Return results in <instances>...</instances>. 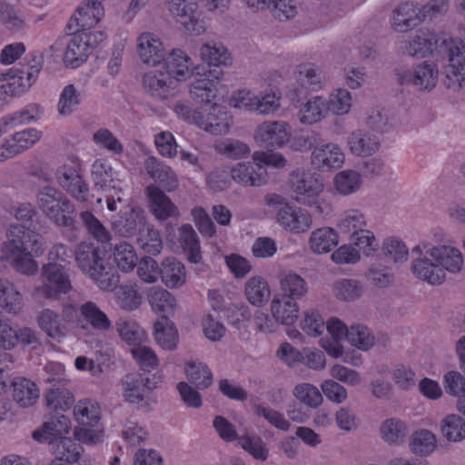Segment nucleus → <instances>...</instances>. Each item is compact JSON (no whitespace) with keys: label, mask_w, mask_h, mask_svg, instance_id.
I'll return each mask as SVG.
<instances>
[{"label":"nucleus","mask_w":465,"mask_h":465,"mask_svg":"<svg viewBox=\"0 0 465 465\" xmlns=\"http://www.w3.org/2000/svg\"><path fill=\"white\" fill-rule=\"evenodd\" d=\"M405 53L412 57L431 54L436 59H447L444 84L448 89L459 91L465 80V43L454 39L445 33L436 34L429 29H420L415 37L406 44Z\"/></svg>","instance_id":"f257e3e1"},{"label":"nucleus","mask_w":465,"mask_h":465,"mask_svg":"<svg viewBox=\"0 0 465 465\" xmlns=\"http://www.w3.org/2000/svg\"><path fill=\"white\" fill-rule=\"evenodd\" d=\"M70 424V419L65 415H54L49 418L41 429L33 432V438L39 442L49 444L55 455L54 459H61L75 465L83 448L72 439L64 437L69 431Z\"/></svg>","instance_id":"f03ea898"},{"label":"nucleus","mask_w":465,"mask_h":465,"mask_svg":"<svg viewBox=\"0 0 465 465\" xmlns=\"http://www.w3.org/2000/svg\"><path fill=\"white\" fill-rule=\"evenodd\" d=\"M74 258L83 272L94 280L103 290H114L119 275L105 260V251L98 242H82L74 250Z\"/></svg>","instance_id":"7ed1b4c3"},{"label":"nucleus","mask_w":465,"mask_h":465,"mask_svg":"<svg viewBox=\"0 0 465 465\" xmlns=\"http://www.w3.org/2000/svg\"><path fill=\"white\" fill-rule=\"evenodd\" d=\"M36 199L39 209L54 224L62 227L74 225L75 208L63 192L45 185L39 189Z\"/></svg>","instance_id":"20e7f679"},{"label":"nucleus","mask_w":465,"mask_h":465,"mask_svg":"<svg viewBox=\"0 0 465 465\" xmlns=\"http://www.w3.org/2000/svg\"><path fill=\"white\" fill-rule=\"evenodd\" d=\"M43 274L47 283L35 289L34 296L36 300H57L60 294L66 293L72 289L65 265L50 262L43 267Z\"/></svg>","instance_id":"39448f33"},{"label":"nucleus","mask_w":465,"mask_h":465,"mask_svg":"<svg viewBox=\"0 0 465 465\" xmlns=\"http://www.w3.org/2000/svg\"><path fill=\"white\" fill-rule=\"evenodd\" d=\"M104 39L103 32H82L73 35L66 45L64 63L67 66L77 68L86 61L94 48Z\"/></svg>","instance_id":"423d86ee"},{"label":"nucleus","mask_w":465,"mask_h":465,"mask_svg":"<svg viewBox=\"0 0 465 465\" xmlns=\"http://www.w3.org/2000/svg\"><path fill=\"white\" fill-rule=\"evenodd\" d=\"M162 382V376L153 374L152 377L141 373H128L123 379L124 397L126 401L138 404L144 401L148 406L150 395Z\"/></svg>","instance_id":"0eeeda50"},{"label":"nucleus","mask_w":465,"mask_h":465,"mask_svg":"<svg viewBox=\"0 0 465 465\" xmlns=\"http://www.w3.org/2000/svg\"><path fill=\"white\" fill-rule=\"evenodd\" d=\"M5 249L6 255L43 252L41 236L25 226L12 225L7 232Z\"/></svg>","instance_id":"6e6552de"},{"label":"nucleus","mask_w":465,"mask_h":465,"mask_svg":"<svg viewBox=\"0 0 465 465\" xmlns=\"http://www.w3.org/2000/svg\"><path fill=\"white\" fill-rule=\"evenodd\" d=\"M74 414L79 424L83 426L75 429V437L86 443H96L100 439L99 434L87 427H94L100 420L97 404L89 400L81 401L74 406Z\"/></svg>","instance_id":"1a4fd4ad"},{"label":"nucleus","mask_w":465,"mask_h":465,"mask_svg":"<svg viewBox=\"0 0 465 465\" xmlns=\"http://www.w3.org/2000/svg\"><path fill=\"white\" fill-rule=\"evenodd\" d=\"M291 183L296 193L295 200L304 205L317 204V196L323 189V183L310 172L293 171L291 174Z\"/></svg>","instance_id":"9d476101"},{"label":"nucleus","mask_w":465,"mask_h":465,"mask_svg":"<svg viewBox=\"0 0 465 465\" xmlns=\"http://www.w3.org/2000/svg\"><path fill=\"white\" fill-rule=\"evenodd\" d=\"M423 250L443 269L444 272L448 271L455 273L461 270L463 259L458 249L448 245L432 246L429 242H421L412 249V253L421 255Z\"/></svg>","instance_id":"9b49d317"},{"label":"nucleus","mask_w":465,"mask_h":465,"mask_svg":"<svg viewBox=\"0 0 465 465\" xmlns=\"http://www.w3.org/2000/svg\"><path fill=\"white\" fill-rule=\"evenodd\" d=\"M147 206L151 213L158 221L176 219L180 216L177 205L166 195L165 191L154 183L147 185L144 189Z\"/></svg>","instance_id":"f8f14e48"},{"label":"nucleus","mask_w":465,"mask_h":465,"mask_svg":"<svg viewBox=\"0 0 465 465\" xmlns=\"http://www.w3.org/2000/svg\"><path fill=\"white\" fill-rule=\"evenodd\" d=\"M344 163V153L338 144L325 141L322 136L319 145L311 153V164L319 172H330Z\"/></svg>","instance_id":"ddd939ff"},{"label":"nucleus","mask_w":465,"mask_h":465,"mask_svg":"<svg viewBox=\"0 0 465 465\" xmlns=\"http://www.w3.org/2000/svg\"><path fill=\"white\" fill-rule=\"evenodd\" d=\"M165 5L187 32L198 35L205 31L204 23L199 18L195 3L188 0H165Z\"/></svg>","instance_id":"4468645a"},{"label":"nucleus","mask_w":465,"mask_h":465,"mask_svg":"<svg viewBox=\"0 0 465 465\" xmlns=\"http://www.w3.org/2000/svg\"><path fill=\"white\" fill-rule=\"evenodd\" d=\"M146 223L145 213L138 206H132L124 212L120 211L112 220L114 232L126 238L137 235Z\"/></svg>","instance_id":"2eb2a0df"},{"label":"nucleus","mask_w":465,"mask_h":465,"mask_svg":"<svg viewBox=\"0 0 465 465\" xmlns=\"http://www.w3.org/2000/svg\"><path fill=\"white\" fill-rule=\"evenodd\" d=\"M55 178L59 185L72 197L82 203L87 200L88 185L74 166L64 165L59 167L55 172Z\"/></svg>","instance_id":"dca6fc26"},{"label":"nucleus","mask_w":465,"mask_h":465,"mask_svg":"<svg viewBox=\"0 0 465 465\" xmlns=\"http://www.w3.org/2000/svg\"><path fill=\"white\" fill-rule=\"evenodd\" d=\"M439 71L433 63L424 61L417 65L413 72L399 74L401 84H412L420 90H431L437 84Z\"/></svg>","instance_id":"f3484780"},{"label":"nucleus","mask_w":465,"mask_h":465,"mask_svg":"<svg viewBox=\"0 0 465 465\" xmlns=\"http://www.w3.org/2000/svg\"><path fill=\"white\" fill-rule=\"evenodd\" d=\"M276 221L285 230L295 233L306 232L312 223L311 215L306 211L288 204L279 207Z\"/></svg>","instance_id":"a211bd4d"},{"label":"nucleus","mask_w":465,"mask_h":465,"mask_svg":"<svg viewBox=\"0 0 465 465\" xmlns=\"http://www.w3.org/2000/svg\"><path fill=\"white\" fill-rule=\"evenodd\" d=\"M230 173L234 182L243 186H262L268 179L266 169L254 162L238 163Z\"/></svg>","instance_id":"6ab92c4d"},{"label":"nucleus","mask_w":465,"mask_h":465,"mask_svg":"<svg viewBox=\"0 0 465 465\" xmlns=\"http://www.w3.org/2000/svg\"><path fill=\"white\" fill-rule=\"evenodd\" d=\"M137 51L143 63L152 66L164 60L166 51L160 38L153 33H142L137 38Z\"/></svg>","instance_id":"aec40b11"},{"label":"nucleus","mask_w":465,"mask_h":465,"mask_svg":"<svg viewBox=\"0 0 465 465\" xmlns=\"http://www.w3.org/2000/svg\"><path fill=\"white\" fill-rule=\"evenodd\" d=\"M288 124L284 122H264L255 130L254 138L265 147H282L289 140Z\"/></svg>","instance_id":"412c9836"},{"label":"nucleus","mask_w":465,"mask_h":465,"mask_svg":"<svg viewBox=\"0 0 465 465\" xmlns=\"http://www.w3.org/2000/svg\"><path fill=\"white\" fill-rule=\"evenodd\" d=\"M144 169L163 191L170 193L178 188L179 181L175 172L156 157H148L144 161Z\"/></svg>","instance_id":"4be33fe9"},{"label":"nucleus","mask_w":465,"mask_h":465,"mask_svg":"<svg viewBox=\"0 0 465 465\" xmlns=\"http://www.w3.org/2000/svg\"><path fill=\"white\" fill-rule=\"evenodd\" d=\"M223 70H210L206 77L194 80L190 86L191 98L198 103H211L217 94Z\"/></svg>","instance_id":"5701e85b"},{"label":"nucleus","mask_w":465,"mask_h":465,"mask_svg":"<svg viewBox=\"0 0 465 465\" xmlns=\"http://www.w3.org/2000/svg\"><path fill=\"white\" fill-rule=\"evenodd\" d=\"M422 254H418L411 262L412 273L420 280L425 281L430 284H441L445 280L446 273L443 269L434 261L432 262L425 251Z\"/></svg>","instance_id":"b1692460"},{"label":"nucleus","mask_w":465,"mask_h":465,"mask_svg":"<svg viewBox=\"0 0 465 465\" xmlns=\"http://www.w3.org/2000/svg\"><path fill=\"white\" fill-rule=\"evenodd\" d=\"M230 123L231 117L228 114L222 106L214 104L207 114H202L198 126L212 134L221 135L228 132Z\"/></svg>","instance_id":"393cba45"},{"label":"nucleus","mask_w":465,"mask_h":465,"mask_svg":"<svg viewBox=\"0 0 465 465\" xmlns=\"http://www.w3.org/2000/svg\"><path fill=\"white\" fill-rule=\"evenodd\" d=\"M423 20L421 11H417L411 3L399 5L392 13V27L399 32L413 29Z\"/></svg>","instance_id":"a878e982"},{"label":"nucleus","mask_w":465,"mask_h":465,"mask_svg":"<svg viewBox=\"0 0 465 465\" xmlns=\"http://www.w3.org/2000/svg\"><path fill=\"white\" fill-rule=\"evenodd\" d=\"M271 311L275 321L283 325H292L299 317L296 302L286 295H275L271 302Z\"/></svg>","instance_id":"bb28decb"},{"label":"nucleus","mask_w":465,"mask_h":465,"mask_svg":"<svg viewBox=\"0 0 465 465\" xmlns=\"http://www.w3.org/2000/svg\"><path fill=\"white\" fill-rule=\"evenodd\" d=\"M165 74L173 79L182 81L186 79L191 74L190 67L192 62L190 57L182 50H172L165 55L164 60Z\"/></svg>","instance_id":"cd10ccee"},{"label":"nucleus","mask_w":465,"mask_h":465,"mask_svg":"<svg viewBox=\"0 0 465 465\" xmlns=\"http://www.w3.org/2000/svg\"><path fill=\"white\" fill-rule=\"evenodd\" d=\"M173 84L168 74L163 72L146 73L143 77V85L153 97L163 101L172 94L171 85Z\"/></svg>","instance_id":"c85d7f7f"},{"label":"nucleus","mask_w":465,"mask_h":465,"mask_svg":"<svg viewBox=\"0 0 465 465\" xmlns=\"http://www.w3.org/2000/svg\"><path fill=\"white\" fill-rule=\"evenodd\" d=\"M199 55L203 63L210 67L213 66L216 70H222V65H227L231 63V54L228 49L217 42H209L203 44L199 49Z\"/></svg>","instance_id":"c756f323"},{"label":"nucleus","mask_w":465,"mask_h":465,"mask_svg":"<svg viewBox=\"0 0 465 465\" xmlns=\"http://www.w3.org/2000/svg\"><path fill=\"white\" fill-rule=\"evenodd\" d=\"M159 275L169 288L181 287L186 281L185 267L175 257H168L162 262Z\"/></svg>","instance_id":"7c9ffc66"},{"label":"nucleus","mask_w":465,"mask_h":465,"mask_svg":"<svg viewBox=\"0 0 465 465\" xmlns=\"http://www.w3.org/2000/svg\"><path fill=\"white\" fill-rule=\"evenodd\" d=\"M104 11L102 4L94 0H88L84 6L77 8L72 15V22H75L77 26H81L83 32L87 28L95 25L104 16Z\"/></svg>","instance_id":"2f4dec72"},{"label":"nucleus","mask_w":465,"mask_h":465,"mask_svg":"<svg viewBox=\"0 0 465 465\" xmlns=\"http://www.w3.org/2000/svg\"><path fill=\"white\" fill-rule=\"evenodd\" d=\"M45 398L46 406L55 412L51 414L50 418L57 414L62 415L59 411H65L69 410L74 402V395L66 388V384L48 389Z\"/></svg>","instance_id":"473e14b6"},{"label":"nucleus","mask_w":465,"mask_h":465,"mask_svg":"<svg viewBox=\"0 0 465 465\" xmlns=\"http://www.w3.org/2000/svg\"><path fill=\"white\" fill-rule=\"evenodd\" d=\"M154 339L156 342L165 350H174L178 342V331L174 324L166 315L154 323Z\"/></svg>","instance_id":"72a5a7b5"},{"label":"nucleus","mask_w":465,"mask_h":465,"mask_svg":"<svg viewBox=\"0 0 465 465\" xmlns=\"http://www.w3.org/2000/svg\"><path fill=\"white\" fill-rule=\"evenodd\" d=\"M339 242L337 232L330 227H322L313 231L309 244L315 253H326L332 251Z\"/></svg>","instance_id":"f704fd0d"},{"label":"nucleus","mask_w":465,"mask_h":465,"mask_svg":"<svg viewBox=\"0 0 465 465\" xmlns=\"http://www.w3.org/2000/svg\"><path fill=\"white\" fill-rule=\"evenodd\" d=\"M14 400L22 407L32 406L39 398L36 384L25 378H16L12 382Z\"/></svg>","instance_id":"c9c22d12"},{"label":"nucleus","mask_w":465,"mask_h":465,"mask_svg":"<svg viewBox=\"0 0 465 465\" xmlns=\"http://www.w3.org/2000/svg\"><path fill=\"white\" fill-rule=\"evenodd\" d=\"M383 260L389 264L396 265L408 260L409 251L399 237L390 236L383 240L381 246Z\"/></svg>","instance_id":"e433bc0d"},{"label":"nucleus","mask_w":465,"mask_h":465,"mask_svg":"<svg viewBox=\"0 0 465 465\" xmlns=\"http://www.w3.org/2000/svg\"><path fill=\"white\" fill-rule=\"evenodd\" d=\"M437 446L436 436L429 430L421 429L414 431L409 440L411 451L419 456H428Z\"/></svg>","instance_id":"4c0bfd02"},{"label":"nucleus","mask_w":465,"mask_h":465,"mask_svg":"<svg viewBox=\"0 0 465 465\" xmlns=\"http://www.w3.org/2000/svg\"><path fill=\"white\" fill-rule=\"evenodd\" d=\"M328 114L326 101L322 96H314L303 104L299 112L300 122L313 124L323 119Z\"/></svg>","instance_id":"58836bf2"},{"label":"nucleus","mask_w":465,"mask_h":465,"mask_svg":"<svg viewBox=\"0 0 465 465\" xmlns=\"http://www.w3.org/2000/svg\"><path fill=\"white\" fill-rule=\"evenodd\" d=\"M37 323L51 339L60 341L65 337V328L62 326L59 315L54 311L43 310L37 316Z\"/></svg>","instance_id":"ea45409f"},{"label":"nucleus","mask_w":465,"mask_h":465,"mask_svg":"<svg viewBox=\"0 0 465 465\" xmlns=\"http://www.w3.org/2000/svg\"><path fill=\"white\" fill-rule=\"evenodd\" d=\"M245 295L250 303L260 307L270 299V288L268 282L261 276L250 278L245 284Z\"/></svg>","instance_id":"a19ab883"},{"label":"nucleus","mask_w":465,"mask_h":465,"mask_svg":"<svg viewBox=\"0 0 465 465\" xmlns=\"http://www.w3.org/2000/svg\"><path fill=\"white\" fill-rule=\"evenodd\" d=\"M137 243L145 253L150 255H157L163 249L161 232L150 223H146L137 234Z\"/></svg>","instance_id":"79ce46f5"},{"label":"nucleus","mask_w":465,"mask_h":465,"mask_svg":"<svg viewBox=\"0 0 465 465\" xmlns=\"http://www.w3.org/2000/svg\"><path fill=\"white\" fill-rule=\"evenodd\" d=\"M148 301L154 312L167 317L173 312L176 305L174 296L163 288H152L148 294Z\"/></svg>","instance_id":"37998d69"},{"label":"nucleus","mask_w":465,"mask_h":465,"mask_svg":"<svg viewBox=\"0 0 465 465\" xmlns=\"http://www.w3.org/2000/svg\"><path fill=\"white\" fill-rule=\"evenodd\" d=\"M179 231V242L187 253L188 260L197 263L202 259L197 233L190 224L182 225Z\"/></svg>","instance_id":"c03bdc74"},{"label":"nucleus","mask_w":465,"mask_h":465,"mask_svg":"<svg viewBox=\"0 0 465 465\" xmlns=\"http://www.w3.org/2000/svg\"><path fill=\"white\" fill-rule=\"evenodd\" d=\"M0 306L6 312L16 314L22 309V295L7 280L0 279Z\"/></svg>","instance_id":"a18cd8bd"},{"label":"nucleus","mask_w":465,"mask_h":465,"mask_svg":"<svg viewBox=\"0 0 465 465\" xmlns=\"http://www.w3.org/2000/svg\"><path fill=\"white\" fill-rule=\"evenodd\" d=\"M351 152L361 157L372 154L377 149L378 142L374 134L355 132L351 134L348 141Z\"/></svg>","instance_id":"49530a36"},{"label":"nucleus","mask_w":465,"mask_h":465,"mask_svg":"<svg viewBox=\"0 0 465 465\" xmlns=\"http://www.w3.org/2000/svg\"><path fill=\"white\" fill-rule=\"evenodd\" d=\"M280 285L282 292L278 295H286L295 302L307 292L306 282L296 273L282 274L280 279Z\"/></svg>","instance_id":"de8ad7c7"},{"label":"nucleus","mask_w":465,"mask_h":465,"mask_svg":"<svg viewBox=\"0 0 465 465\" xmlns=\"http://www.w3.org/2000/svg\"><path fill=\"white\" fill-rule=\"evenodd\" d=\"M80 314L95 330L104 331L111 328L107 315L93 302L80 305Z\"/></svg>","instance_id":"09e8293b"},{"label":"nucleus","mask_w":465,"mask_h":465,"mask_svg":"<svg viewBox=\"0 0 465 465\" xmlns=\"http://www.w3.org/2000/svg\"><path fill=\"white\" fill-rule=\"evenodd\" d=\"M41 138V132L29 128L14 134L10 139L6 140L9 143L10 154H18L32 147Z\"/></svg>","instance_id":"8fccbe9b"},{"label":"nucleus","mask_w":465,"mask_h":465,"mask_svg":"<svg viewBox=\"0 0 465 465\" xmlns=\"http://www.w3.org/2000/svg\"><path fill=\"white\" fill-rule=\"evenodd\" d=\"M380 431L387 443L401 445L404 441L408 429L404 421L391 418L382 423Z\"/></svg>","instance_id":"3c124183"},{"label":"nucleus","mask_w":465,"mask_h":465,"mask_svg":"<svg viewBox=\"0 0 465 465\" xmlns=\"http://www.w3.org/2000/svg\"><path fill=\"white\" fill-rule=\"evenodd\" d=\"M295 77L298 84L305 89L315 91L322 87L321 71L312 64H299Z\"/></svg>","instance_id":"603ef678"},{"label":"nucleus","mask_w":465,"mask_h":465,"mask_svg":"<svg viewBox=\"0 0 465 465\" xmlns=\"http://www.w3.org/2000/svg\"><path fill=\"white\" fill-rule=\"evenodd\" d=\"M188 381L198 390H205L213 383V373L207 365L189 362L185 365Z\"/></svg>","instance_id":"864d4df0"},{"label":"nucleus","mask_w":465,"mask_h":465,"mask_svg":"<svg viewBox=\"0 0 465 465\" xmlns=\"http://www.w3.org/2000/svg\"><path fill=\"white\" fill-rule=\"evenodd\" d=\"M361 184V174L354 170L341 171L334 177L335 188L343 195L355 193L360 189Z\"/></svg>","instance_id":"5fc2aeb1"},{"label":"nucleus","mask_w":465,"mask_h":465,"mask_svg":"<svg viewBox=\"0 0 465 465\" xmlns=\"http://www.w3.org/2000/svg\"><path fill=\"white\" fill-rule=\"evenodd\" d=\"M292 393L300 402L312 409L318 408L323 401L321 391L311 383L297 384Z\"/></svg>","instance_id":"6e6d98bb"},{"label":"nucleus","mask_w":465,"mask_h":465,"mask_svg":"<svg viewBox=\"0 0 465 465\" xmlns=\"http://www.w3.org/2000/svg\"><path fill=\"white\" fill-rule=\"evenodd\" d=\"M441 432L450 441L465 439V420L459 415H448L441 422Z\"/></svg>","instance_id":"4d7b16f0"},{"label":"nucleus","mask_w":465,"mask_h":465,"mask_svg":"<svg viewBox=\"0 0 465 465\" xmlns=\"http://www.w3.org/2000/svg\"><path fill=\"white\" fill-rule=\"evenodd\" d=\"M114 258L118 268L125 272L132 271L137 264V255L134 247L125 242L114 246Z\"/></svg>","instance_id":"13d9d810"},{"label":"nucleus","mask_w":465,"mask_h":465,"mask_svg":"<svg viewBox=\"0 0 465 465\" xmlns=\"http://www.w3.org/2000/svg\"><path fill=\"white\" fill-rule=\"evenodd\" d=\"M81 94L74 84L66 85L59 98L57 109L61 115L72 114L81 104Z\"/></svg>","instance_id":"bf43d9fd"},{"label":"nucleus","mask_w":465,"mask_h":465,"mask_svg":"<svg viewBox=\"0 0 465 465\" xmlns=\"http://www.w3.org/2000/svg\"><path fill=\"white\" fill-rule=\"evenodd\" d=\"M239 442L253 459L261 461H265L268 459L269 449L261 437L244 435L239 438Z\"/></svg>","instance_id":"052dcab7"},{"label":"nucleus","mask_w":465,"mask_h":465,"mask_svg":"<svg viewBox=\"0 0 465 465\" xmlns=\"http://www.w3.org/2000/svg\"><path fill=\"white\" fill-rule=\"evenodd\" d=\"M80 219L87 232L97 240V242L104 243L110 240L109 232L91 212H82Z\"/></svg>","instance_id":"680f3d73"},{"label":"nucleus","mask_w":465,"mask_h":465,"mask_svg":"<svg viewBox=\"0 0 465 465\" xmlns=\"http://www.w3.org/2000/svg\"><path fill=\"white\" fill-rule=\"evenodd\" d=\"M328 112L333 114L343 115L350 112L351 107V96L348 90L338 89L332 93L326 102Z\"/></svg>","instance_id":"e2e57ef3"},{"label":"nucleus","mask_w":465,"mask_h":465,"mask_svg":"<svg viewBox=\"0 0 465 465\" xmlns=\"http://www.w3.org/2000/svg\"><path fill=\"white\" fill-rule=\"evenodd\" d=\"M347 340L360 350H368L374 344V336L366 326L361 324L351 326L347 332Z\"/></svg>","instance_id":"0e129e2a"},{"label":"nucleus","mask_w":465,"mask_h":465,"mask_svg":"<svg viewBox=\"0 0 465 465\" xmlns=\"http://www.w3.org/2000/svg\"><path fill=\"white\" fill-rule=\"evenodd\" d=\"M131 353L142 371L150 372L157 368L158 358L151 348L146 346L134 347L131 350Z\"/></svg>","instance_id":"69168bd1"},{"label":"nucleus","mask_w":465,"mask_h":465,"mask_svg":"<svg viewBox=\"0 0 465 465\" xmlns=\"http://www.w3.org/2000/svg\"><path fill=\"white\" fill-rule=\"evenodd\" d=\"M322 134L315 131H311L303 134L295 135L289 141L290 148L295 152L313 151L319 145Z\"/></svg>","instance_id":"338daca9"},{"label":"nucleus","mask_w":465,"mask_h":465,"mask_svg":"<svg viewBox=\"0 0 465 465\" xmlns=\"http://www.w3.org/2000/svg\"><path fill=\"white\" fill-rule=\"evenodd\" d=\"M335 296L345 302L353 301L361 296V288L354 280L344 279L334 283Z\"/></svg>","instance_id":"774afa93"}]
</instances>
